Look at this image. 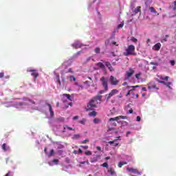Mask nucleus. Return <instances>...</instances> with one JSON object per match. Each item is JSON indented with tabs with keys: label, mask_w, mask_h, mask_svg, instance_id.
Instances as JSON below:
<instances>
[{
	"label": "nucleus",
	"mask_w": 176,
	"mask_h": 176,
	"mask_svg": "<svg viewBox=\"0 0 176 176\" xmlns=\"http://www.w3.org/2000/svg\"><path fill=\"white\" fill-rule=\"evenodd\" d=\"M102 96H96L92 98L89 102L87 104V111H93V108H97V105L100 104L98 101H101Z\"/></svg>",
	"instance_id": "1"
},
{
	"label": "nucleus",
	"mask_w": 176,
	"mask_h": 176,
	"mask_svg": "<svg viewBox=\"0 0 176 176\" xmlns=\"http://www.w3.org/2000/svg\"><path fill=\"white\" fill-rule=\"evenodd\" d=\"M100 81L102 82V86H103L104 90H100L99 94H104V93L108 91V79H106L104 76H102L100 78Z\"/></svg>",
	"instance_id": "2"
},
{
	"label": "nucleus",
	"mask_w": 176,
	"mask_h": 176,
	"mask_svg": "<svg viewBox=\"0 0 176 176\" xmlns=\"http://www.w3.org/2000/svg\"><path fill=\"white\" fill-rule=\"evenodd\" d=\"M135 52V47L133 45H129L127 49L124 52V56L134 55Z\"/></svg>",
	"instance_id": "3"
},
{
	"label": "nucleus",
	"mask_w": 176,
	"mask_h": 176,
	"mask_svg": "<svg viewBox=\"0 0 176 176\" xmlns=\"http://www.w3.org/2000/svg\"><path fill=\"white\" fill-rule=\"evenodd\" d=\"M118 93L119 90L116 89H112L109 94L104 96L105 99L107 100V101H109V100H111V98H112L113 96H116V94H118Z\"/></svg>",
	"instance_id": "4"
},
{
	"label": "nucleus",
	"mask_w": 176,
	"mask_h": 176,
	"mask_svg": "<svg viewBox=\"0 0 176 176\" xmlns=\"http://www.w3.org/2000/svg\"><path fill=\"white\" fill-rule=\"evenodd\" d=\"M109 82L111 86H118L120 81L118 78H116V77L111 76L109 78Z\"/></svg>",
	"instance_id": "5"
},
{
	"label": "nucleus",
	"mask_w": 176,
	"mask_h": 176,
	"mask_svg": "<svg viewBox=\"0 0 176 176\" xmlns=\"http://www.w3.org/2000/svg\"><path fill=\"white\" fill-rule=\"evenodd\" d=\"M134 75V70L131 68L129 69V71L126 72L125 80H129L130 78Z\"/></svg>",
	"instance_id": "6"
},
{
	"label": "nucleus",
	"mask_w": 176,
	"mask_h": 176,
	"mask_svg": "<svg viewBox=\"0 0 176 176\" xmlns=\"http://www.w3.org/2000/svg\"><path fill=\"white\" fill-rule=\"evenodd\" d=\"M27 72H32L31 76H34L35 78V79H36L38 78V76H39V73L37 72L36 70H35V69H28Z\"/></svg>",
	"instance_id": "7"
},
{
	"label": "nucleus",
	"mask_w": 176,
	"mask_h": 176,
	"mask_svg": "<svg viewBox=\"0 0 176 176\" xmlns=\"http://www.w3.org/2000/svg\"><path fill=\"white\" fill-rule=\"evenodd\" d=\"M126 171H129V173H133V174H138V175H141V173L138 171V169H135L134 168H126Z\"/></svg>",
	"instance_id": "8"
},
{
	"label": "nucleus",
	"mask_w": 176,
	"mask_h": 176,
	"mask_svg": "<svg viewBox=\"0 0 176 176\" xmlns=\"http://www.w3.org/2000/svg\"><path fill=\"white\" fill-rule=\"evenodd\" d=\"M119 119H127V116H119L118 117L109 118V122H113L115 120L118 121V120H119Z\"/></svg>",
	"instance_id": "9"
},
{
	"label": "nucleus",
	"mask_w": 176,
	"mask_h": 176,
	"mask_svg": "<svg viewBox=\"0 0 176 176\" xmlns=\"http://www.w3.org/2000/svg\"><path fill=\"white\" fill-rule=\"evenodd\" d=\"M161 47L162 44L160 43H158L153 46V50H155V52H159Z\"/></svg>",
	"instance_id": "10"
},
{
	"label": "nucleus",
	"mask_w": 176,
	"mask_h": 176,
	"mask_svg": "<svg viewBox=\"0 0 176 176\" xmlns=\"http://www.w3.org/2000/svg\"><path fill=\"white\" fill-rule=\"evenodd\" d=\"M157 82L159 83H162V85H165V86H166L167 87H168L169 89H171V85H173L172 82H165L164 81H162V80H160L158 79H157Z\"/></svg>",
	"instance_id": "11"
},
{
	"label": "nucleus",
	"mask_w": 176,
	"mask_h": 176,
	"mask_svg": "<svg viewBox=\"0 0 176 176\" xmlns=\"http://www.w3.org/2000/svg\"><path fill=\"white\" fill-rule=\"evenodd\" d=\"M1 148L3 149V151H4V152H6L10 150V147L8 145H6V144H3V145L1 146Z\"/></svg>",
	"instance_id": "12"
},
{
	"label": "nucleus",
	"mask_w": 176,
	"mask_h": 176,
	"mask_svg": "<svg viewBox=\"0 0 176 176\" xmlns=\"http://www.w3.org/2000/svg\"><path fill=\"white\" fill-rule=\"evenodd\" d=\"M104 63H105L106 67H107V68L109 69V71H111V72H112V71H113V67H112V65H111V63L105 62Z\"/></svg>",
	"instance_id": "13"
},
{
	"label": "nucleus",
	"mask_w": 176,
	"mask_h": 176,
	"mask_svg": "<svg viewBox=\"0 0 176 176\" xmlns=\"http://www.w3.org/2000/svg\"><path fill=\"white\" fill-rule=\"evenodd\" d=\"M47 107H49V111L50 112L51 116H54V112L53 111V109L52 108V104L47 103Z\"/></svg>",
	"instance_id": "14"
},
{
	"label": "nucleus",
	"mask_w": 176,
	"mask_h": 176,
	"mask_svg": "<svg viewBox=\"0 0 176 176\" xmlns=\"http://www.w3.org/2000/svg\"><path fill=\"white\" fill-rule=\"evenodd\" d=\"M96 65H97V67H99V68H101V69H105V65L101 62L96 63Z\"/></svg>",
	"instance_id": "15"
},
{
	"label": "nucleus",
	"mask_w": 176,
	"mask_h": 176,
	"mask_svg": "<svg viewBox=\"0 0 176 176\" xmlns=\"http://www.w3.org/2000/svg\"><path fill=\"white\" fill-rule=\"evenodd\" d=\"M148 10H150V12L151 13H155V14H156V16H159V13H157V11H156L153 7H150L148 8Z\"/></svg>",
	"instance_id": "16"
},
{
	"label": "nucleus",
	"mask_w": 176,
	"mask_h": 176,
	"mask_svg": "<svg viewBox=\"0 0 176 176\" xmlns=\"http://www.w3.org/2000/svg\"><path fill=\"white\" fill-rule=\"evenodd\" d=\"M134 14L141 13V6H138L133 11Z\"/></svg>",
	"instance_id": "17"
},
{
	"label": "nucleus",
	"mask_w": 176,
	"mask_h": 176,
	"mask_svg": "<svg viewBox=\"0 0 176 176\" xmlns=\"http://www.w3.org/2000/svg\"><path fill=\"white\" fill-rule=\"evenodd\" d=\"M72 46L73 47H74L75 49H78V47H80V44H79V43H78V42H75L74 44H72Z\"/></svg>",
	"instance_id": "18"
},
{
	"label": "nucleus",
	"mask_w": 176,
	"mask_h": 176,
	"mask_svg": "<svg viewBox=\"0 0 176 176\" xmlns=\"http://www.w3.org/2000/svg\"><path fill=\"white\" fill-rule=\"evenodd\" d=\"M169 36H170L168 34H166L164 38L161 39V43H164V42H167V38H169Z\"/></svg>",
	"instance_id": "19"
},
{
	"label": "nucleus",
	"mask_w": 176,
	"mask_h": 176,
	"mask_svg": "<svg viewBox=\"0 0 176 176\" xmlns=\"http://www.w3.org/2000/svg\"><path fill=\"white\" fill-rule=\"evenodd\" d=\"M63 97H66V98H67V100H69V101H72L71 95H69V94H63Z\"/></svg>",
	"instance_id": "20"
},
{
	"label": "nucleus",
	"mask_w": 176,
	"mask_h": 176,
	"mask_svg": "<svg viewBox=\"0 0 176 176\" xmlns=\"http://www.w3.org/2000/svg\"><path fill=\"white\" fill-rule=\"evenodd\" d=\"M170 8H172L173 10H176V0L172 3Z\"/></svg>",
	"instance_id": "21"
},
{
	"label": "nucleus",
	"mask_w": 176,
	"mask_h": 176,
	"mask_svg": "<svg viewBox=\"0 0 176 176\" xmlns=\"http://www.w3.org/2000/svg\"><path fill=\"white\" fill-rule=\"evenodd\" d=\"M89 116H93V117L97 116V112L94 111H91L89 113Z\"/></svg>",
	"instance_id": "22"
},
{
	"label": "nucleus",
	"mask_w": 176,
	"mask_h": 176,
	"mask_svg": "<svg viewBox=\"0 0 176 176\" xmlns=\"http://www.w3.org/2000/svg\"><path fill=\"white\" fill-rule=\"evenodd\" d=\"M109 173H110L111 175H115V174H116V173L112 168H110V169L109 170Z\"/></svg>",
	"instance_id": "23"
},
{
	"label": "nucleus",
	"mask_w": 176,
	"mask_h": 176,
	"mask_svg": "<svg viewBox=\"0 0 176 176\" xmlns=\"http://www.w3.org/2000/svg\"><path fill=\"white\" fill-rule=\"evenodd\" d=\"M56 82H58L59 86H61V80H60V76H56Z\"/></svg>",
	"instance_id": "24"
},
{
	"label": "nucleus",
	"mask_w": 176,
	"mask_h": 176,
	"mask_svg": "<svg viewBox=\"0 0 176 176\" xmlns=\"http://www.w3.org/2000/svg\"><path fill=\"white\" fill-rule=\"evenodd\" d=\"M124 164H127V162H120L118 164V167H120V168H122V167H123V166H124Z\"/></svg>",
	"instance_id": "25"
},
{
	"label": "nucleus",
	"mask_w": 176,
	"mask_h": 176,
	"mask_svg": "<svg viewBox=\"0 0 176 176\" xmlns=\"http://www.w3.org/2000/svg\"><path fill=\"white\" fill-rule=\"evenodd\" d=\"M94 123L97 124V123H101V120L98 118H94Z\"/></svg>",
	"instance_id": "26"
},
{
	"label": "nucleus",
	"mask_w": 176,
	"mask_h": 176,
	"mask_svg": "<svg viewBox=\"0 0 176 176\" xmlns=\"http://www.w3.org/2000/svg\"><path fill=\"white\" fill-rule=\"evenodd\" d=\"M102 167H105L106 168H109V165H108L107 162L103 163L102 165H100Z\"/></svg>",
	"instance_id": "27"
},
{
	"label": "nucleus",
	"mask_w": 176,
	"mask_h": 176,
	"mask_svg": "<svg viewBox=\"0 0 176 176\" xmlns=\"http://www.w3.org/2000/svg\"><path fill=\"white\" fill-rule=\"evenodd\" d=\"M69 78H70V80H71V82H76V78H75V76H69Z\"/></svg>",
	"instance_id": "28"
},
{
	"label": "nucleus",
	"mask_w": 176,
	"mask_h": 176,
	"mask_svg": "<svg viewBox=\"0 0 176 176\" xmlns=\"http://www.w3.org/2000/svg\"><path fill=\"white\" fill-rule=\"evenodd\" d=\"M131 42H133L134 43H137L138 42V40L135 38V37H131Z\"/></svg>",
	"instance_id": "29"
},
{
	"label": "nucleus",
	"mask_w": 176,
	"mask_h": 176,
	"mask_svg": "<svg viewBox=\"0 0 176 176\" xmlns=\"http://www.w3.org/2000/svg\"><path fill=\"white\" fill-rule=\"evenodd\" d=\"M85 155H86L87 156H91L92 153L90 151H87L85 152Z\"/></svg>",
	"instance_id": "30"
},
{
	"label": "nucleus",
	"mask_w": 176,
	"mask_h": 176,
	"mask_svg": "<svg viewBox=\"0 0 176 176\" xmlns=\"http://www.w3.org/2000/svg\"><path fill=\"white\" fill-rule=\"evenodd\" d=\"M131 87H133V89L134 90V89H137V87H138V86H127L126 87V89H127L129 90V89H131Z\"/></svg>",
	"instance_id": "31"
},
{
	"label": "nucleus",
	"mask_w": 176,
	"mask_h": 176,
	"mask_svg": "<svg viewBox=\"0 0 176 176\" xmlns=\"http://www.w3.org/2000/svg\"><path fill=\"white\" fill-rule=\"evenodd\" d=\"M95 53H96L97 54H100V47H97L95 48Z\"/></svg>",
	"instance_id": "32"
},
{
	"label": "nucleus",
	"mask_w": 176,
	"mask_h": 176,
	"mask_svg": "<svg viewBox=\"0 0 176 176\" xmlns=\"http://www.w3.org/2000/svg\"><path fill=\"white\" fill-rule=\"evenodd\" d=\"M161 79L162 80H168V79H170V77H168V76L161 77Z\"/></svg>",
	"instance_id": "33"
},
{
	"label": "nucleus",
	"mask_w": 176,
	"mask_h": 176,
	"mask_svg": "<svg viewBox=\"0 0 176 176\" xmlns=\"http://www.w3.org/2000/svg\"><path fill=\"white\" fill-rule=\"evenodd\" d=\"M142 74L141 73H138L137 74H135V78L138 80H140V77L141 76Z\"/></svg>",
	"instance_id": "34"
},
{
	"label": "nucleus",
	"mask_w": 176,
	"mask_h": 176,
	"mask_svg": "<svg viewBox=\"0 0 176 176\" xmlns=\"http://www.w3.org/2000/svg\"><path fill=\"white\" fill-rule=\"evenodd\" d=\"M52 155H54V150L52 149L50 152L49 156L50 157H52Z\"/></svg>",
	"instance_id": "35"
},
{
	"label": "nucleus",
	"mask_w": 176,
	"mask_h": 176,
	"mask_svg": "<svg viewBox=\"0 0 176 176\" xmlns=\"http://www.w3.org/2000/svg\"><path fill=\"white\" fill-rule=\"evenodd\" d=\"M170 64L173 67H174V66L175 65V60H171L170 61Z\"/></svg>",
	"instance_id": "36"
},
{
	"label": "nucleus",
	"mask_w": 176,
	"mask_h": 176,
	"mask_svg": "<svg viewBox=\"0 0 176 176\" xmlns=\"http://www.w3.org/2000/svg\"><path fill=\"white\" fill-rule=\"evenodd\" d=\"M133 90H134V89L129 90L126 94V97H129V96H130V93H131V91H133Z\"/></svg>",
	"instance_id": "37"
},
{
	"label": "nucleus",
	"mask_w": 176,
	"mask_h": 176,
	"mask_svg": "<svg viewBox=\"0 0 176 176\" xmlns=\"http://www.w3.org/2000/svg\"><path fill=\"white\" fill-rule=\"evenodd\" d=\"M89 142V139H86L82 142H80V144H87Z\"/></svg>",
	"instance_id": "38"
},
{
	"label": "nucleus",
	"mask_w": 176,
	"mask_h": 176,
	"mask_svg": "<svg viewBox=\"0 0 176 176\" xmlns=\"http://www.w3.org/2000/svg\"><path fill=\"white\" fill-rule=\"evenodd\" d=\"M3 76H5V73L1 72L0 73V79H2V78H3Z\"/></svg>",
	"instance_id": "39"
},
{
	"label": "nucleus",
	"mask_w": 176,
	"mask_h": 176,
	"mask_svg": "<svg viewBox=\"0 0 176 176\" xmlns=\"http://www.w3.org/2000/svg\"><path fill=\"white\" fill-rule=\"evenodd\" d=\"M152 89H156L157 90H159V88L156 87V84H153L151 85Z\"/></svg>",
	"instance_id": "40"
},
{
	"label": "nucleus",
	"mask_w": 176,
	"mask_h": 176,
	"mask_svg": "<svg viewBox=\"0 0 176 176\" xmlns=\"http://www.w3.org/2000/svg\"><path fill=\"white\" fill-rule=\"evenodd\" d=\"M80 148H82V149H89V146H80Z\"/></svg>",
	"instance_id": "41"
},
{
	"label": "nucleus",
	"mask_w": 176,
	"mask_h": 176,
	"mask_svg": "<svg viewBox=\"0 0 176 176\" xmlns=\"http://www.w3.org/2000/svg\"><path fill=\"white\" fill-rule=\"evenodd\" d=\"M53 163H56V164H58V159H54L53 160Z\"/></svg>",
	"instance_id": "42"
},
{
	"label": "nucleus",
	"mask_w": 176,
	"mask_h": 176,
	"mask_svg": "<svg viewBox=\"0 0 176 176\" xmlns=\"http://www.w3.org/2000/svg\"><path fill=\"white\" fill-rule=\"evenodd\" d=\"M113 130H115V128H109L107 131L109 133V131H113Z\"/></svg>",
	"instance_id": "43"
},
{
	"label": "nucleus",
	"mask_w": 176,
	"mask_h": 176,
	"mask_svg": "<svg viewBox=\"0 0 176 176\" xmlns=\"http://www.w3.org/2000/svg\"><path fill=\"white\" fill-rule=\"evenodd\" d=\"M136 120H137V122H141V117L137 116Z\"/></svg>",
	"instance_id": "44"
},
{
	"label": "nucleus",
	"mask_w": 176,
	"mask_h": 176,
	"mask_svg": "<svg viewBox=\"0 0 176 176\" xmlns=\"http://www.w3.org/2000/svg\"><path fill=\"white\" fill-rule=\"evenodd\" d=\"M78 119H79V116H76L73 118V120H78Z\"/></svg>",
	"instance_id": "45"
},
{
	"label": "nucleus",
	"mask_w": 176,
	"mask_h": 176,
	"mask_svg": "<svg viewBox=\"0 0 176 176\" xmlns=\"http://www.w3.org/2000/svg\"><path fill=\"white\" fill-rule=\"evenodd\" d=\"M112 44L114 45L115 46H119V45L118 44V43H116V41H113Z\"/></svg>",
	"instance_id": "46"
},
{
	"label": "nucleus",
	"mask_w": 176,
	"mask_h": 176,
	"mask_svg": "<svg viewBox=\"0 0 176 176\" xmlns=\"http://www.w3.org/2000/svg\"><path fill=\"white\" fill-rule=\"evenodd\" d=\"M66 127H67V130H69V131L74 130L73 128H71V127H69V126H67V125H66Z\"/></svg>",
	"instance_id": "47"
},
{
	"label": "nucleus",
	"mask_w": 176,
	"mask_h": 176,
	"mask_svg": "<svg viewBox=\"0 0 176 176\" xmlns=\"http://www.w3.org/2000/svg\"><path fill=\"white\" fill-rule=\"evenodd\" d=\"M65 130H67V125L63 126V133H65Z\"/></svg>",
	"instance_id": "48"
},
{
	"label": "nucleus",
	"mask_w": 176,
	"mask_h": 176,
	"mask_svg": "<svg viewBox=\"0 0 176 176\" xmlns=\"http://www.w3.org/2000/svg\"><path fill=\"white\" fill-rule=\"evenodd\" d=\"M151 65H157V63H155V62H151Z\"/></svg>",
	"instance_id": "49"
},
{
	"label": "nucleus",
	"mask_w": 176,
	"mask_h": 176,
	"mask_svg": "<svg viewBox=\"0 0 176 176\" xmlns=\"http://www.w3.org/2000/svg\"><path fill=\"white\" fill-rule=\"evenodd\" d=\"M128 113H133V109H129Z\"/></svg>",
	"instance_id": "50"
},
{
	"label": "nucleus",
	"mask_w": 176,
	"mask_h": 176,
	"mask_svg": "<svg viewBox=\"0 0 176 176\" xmlns=\"http://www.w3.org/2000/svg\"><path fill=\"white\" fill-rule=\"evenodd\" d=\"M118 98H122V93L117 96Z\"/></svg>",
	"instance_id": "51"
},
{
	"label": "nucleus",
	"mask_w": 176,
	"mask_h": 176,
	"mask_svg": "<svg viewBox=\"0 0 176 176\" xmlns=\"http://www.w3.org/2000/svg\"><path fill=\"white\" fill-rule=\"evenodd\" d=\"M73 153H74V155H78V151L74 150V151H73Z\"/></svg>",
	"instance_id": "52"
},
{
	"label": "nucleus",
	"mask_w": 176,
	"mask_h": 176,
	"mask_svg": "<svg viewBox=\"0 0 176 176\" xmlns=\"http://www.w3.org/2000/svg\"><path fill=\"white\" fill-rule=\"evenodd\" d=\"M149 42H151V38H148L146 41L147 45H149Z\"/></svg>",
	"instance_id": "53"
},
{
	"label": "nucleus",
	"mask_w": 176,
	"mask_h": 176,
	"mask_svg": "<svg viewBox=\"0 0 176 176\" xmlns=\"http://www.w3.org/2000/svg\"><path fill=\"white\" fill-rule=\"evenodd\" d=\"M78 153H83V151H82V149L80 148L78 149Z\"/></svg>",
	"instance_id": "54"
},
{
	"label": "nucleus",
	"mask_w": 176,
	"mask_h": 176,
	"mask_svg": "<svg viewBox=\"0 0 176 176\" xmlns=\"http://www.w3.org/2000/svg\"><path fill=\"white\" fill-rule=\"evenodd\" d=\"M142 91H146V88L142 87Z\"/></svg>",
	"instance_id": "55"
},
{
	"label": "nucleus",
	"mask_w": 176,
	"mask_h": 176,
	"mask_svg": "<svg viewBox=\"0 0 176 176\" xmlns=\"http://www.w3.org/2000/svg\"><path fill=\"white\" fill-rule=\"evenodd\" d=\"M128 83L127 82H124L123 84H122V86H127Z\"/></svg>",
	"instance_id": "56"
},
{
	"label": "nucleus",
	"mask_w": 176,
	"mask_h": 176,
	"mask_svg": "<svg viewBox=\"0 0 176 176\" xmlns=\"http://www.w3.org/2000/svg\"><path fill=\"white\" fill-rule=\"evenodd\" d=\"M44 152H45V153H47V148L45 147L44 148Z\"/></svg>",
	"instance_id": "57"
},
{
	"label": "nucleus",
	"mask_w": 176,
	"mask_h": 176,
	"mask_svg": "<svg viewBox=\"0 0 176 176\" xmlns=\"http://www.w3.org/2000/svg\"><path fill=\"white\" fill-rule=\"evenodd\" d=\"M96 149H97V151H101V147L97 146V147H96Z\"/></svg>",
	"instance_id": "58"
},
{
	"label": "nucleus",
	"mask_w": 176,
	"mask_h": 176,
	"mask_svg": "<svg viewBox=\"0 0 176 176\" xmlns=\"http://www.w3.org/2000/svg\"><path fill=\"white\" fill-rule=\"evenodd\" d=\"M122 27H123V25L122 24L118 25V28H122Z\"/></svg>",
	"instance_id": "59"
},
{
	"label": "nucleus",
	"mask_w": 176,
	"mask_h": 176,
	"mask_svg": "<svg viewBox=\"0 0 176 176\" xmlns=\"http://www.w3.org/2000/svg\"><path fill=\"white\" fill-rule=\"evenodd\" d=\"M90 60H91V58H87V63H89V61H90Z\"/></svg>",
	"instance_id": "60"
},
{
	"label": "nucleus",
	"mask_w": 176,
	"mask_h": 176,
	"mask_svg": "<svg viewBox=\"0 0 176 176\" xmlns=\"http://www.w3.org/2000/svg\"><path fill=\"white\" fill-rule=\"evenodd\" d=\"M119 138H120V136L117 137V138L114 140V141H118V140H119Z\"/></svg>",
	"instance_id": "61"
},
{
	"label": "nucleus",
	"mask_w": 176,
	"mask_h": 176,
	"mask_svg": "<svg viewBox=\"0 0 176 176\" xmlns=\"http://www.w3.org/2000/svg\"><path fill=\"white\" fill-rule=\"evenodd\" d=\"M118 145H119V143H115V144H113V146H118Z\"/></svg>",
	"instance_id": "62"
},
{
	"label": "nucleus",
	"mask_w": 176,
	"mask_h": 176,
	"mask_svg": "<svg viewBox=\"0 0 176 176\" xmlns=\"http://www.w3.org/2000/svg\"><path fill=\"white\" fill-rule=\"evenodd\" d=\"M115 141H109V144H114Z\"/></svg>",
	"instance_id": "63"
},
{
	"label": "nucleus",
	"mask_w": 176,
	"mask_h": 176,
	"mask_svg": "<svg viewBox=\"0 0 176 176\" xmlns=\"http://www.w3.org/2000/svg\"><path fill=\"white\" fill-rule=\"evenodd\" d=\"M10 175V172H8L5 176H9Z\"/></svg>",
	"instance_id": "64"
}]
</instances>
